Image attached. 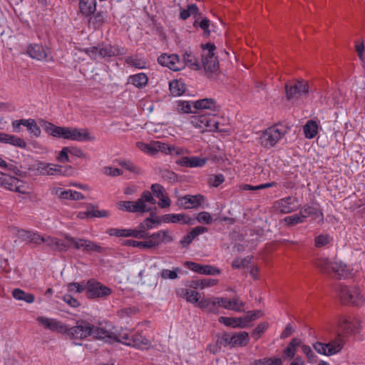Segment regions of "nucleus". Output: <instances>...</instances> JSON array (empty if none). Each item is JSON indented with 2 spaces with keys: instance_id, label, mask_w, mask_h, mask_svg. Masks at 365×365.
<instances>
[{
  "instance_id": "nucleus-1",
  "label": "nucleus",
  "mask_w": 365,
  "mask_h": 365,
  "mask_svg": "<svg viewBox=\"0 0 365 365\" xmlns=\"http://www.w3.org/2000/svg\"><path fill=\"white\" fill-rule=\"evenodd\" d=\"M46 130L53 136L63 138L72 140H94L87 129H78L76 128L60 127L50 123Z\"/></svg>"
},
{
  "instance_id": "nucleus-2",
  "label": "nucleus",
  "mask_w": 365,
  "mask_h": 365,
  "mask_svg": "<svg viewBox=\"0 0 365 365\" xmlns=\"http://www.w3.org/2000/svg\"><path fill=\"white\" fill-rule=\"evenodd\" d=\"M315 266L324 274L336 279L346 278L351 272V269L339 261L330 262L328 259L320 258L315 262Z\"/></svg>"
},
{
  "instance_id": "nucleus-3",
  "label": "nucleus",
  "mask_w": 365,
  "mask_h": 365,
  "mask_svg": "<svg viewBox=\"0 0 365 365\" xmlns=\"http://www.w3.org/2000/svg\"><path fill=\"white\" fill-rule=\"evenodd\" d=\"M202 63L205 72L210 74L215 73L219 68L217 58L213 53L215 46L212 43H207L202 45Z\"/></svg>"
},
{
  "instance_id": "nucleus-4",
  "label": "nucleus",
  "mask_w": 365,
  "mask_h": 365,
  "mask_svg": "<svg viewBox=\"0 0 365 365\" xmlns=\"http://www.w3.org/2000/svg\"><path fill=\"white\" fill-rule=\"evenodd\" d=\"M344 341L339 332L336 337L329 343L316 342L313 347L315 351L326 356H331L339 353L343 348Z\"/></svg>"
},
{
  "instance_id": "nucleus-5",
  "label": "nucleus",
  "mask_w": 365,
  "mask_h": 365,
  "mask_svg": "<svg viewBox=\"0 0 365 365\" xmlns=\"http://www.w3.org/2000/svg\"><path fill=\"white\" fill-rule=\"evenodd\" d=\"M338 297L342 304L359 305L364 302L363 297L360 294L356 287H349L345 285H340L338 290Z\"/></svg>"
},
{
  "instance_id": "nucleus-6",
  "label": "nucleus",
  "mask_w": 365,
  "mask_h": 365,
  "mask_svg": "<svg viewBox=\"0 0 365 365\" xmlns=\"http://www.w3.org/2000/svg\"><path fill=\"white\" fill-rule=\"evenodd\" d=\"M35 169L41 175H66L68 171L71 170V166L65 167L61 165L38 161Z\"/></svg>"
},
{
  "instance_id": "nucleus-7",
  "label": "nucleus",
  "mask_w": 365,
  "mask_h": 365,
  "mask_svg": "<svg viewBox=\"0 0 365 365\" xmlns=\"http://www.w3.org/2000/svg\"><path fill=\"white\" fill-rule=\"evenodd\" d=\"M285 130L278 126L267 128L261 135V144L264 147H273L284 135Z\"/></svg>"
},
{
  "instance_id": "nucleus-8",
  "label": "nucleus",
  "mask_w": 365,
  "mask_h": 365,
  "mask_svg": "<svg viewBox=\"0 0 365 365\" xmlns=\"http://www.w3.org/2000/svg\"><path fill=\"white\" fill-rule=\"evenodd\" d=\"M93 331V325L86 321H78L76 326L68 328L66 333L73 339H81L92 335Z\"/></svg>"
},
{
  "instance_id": "nucleus-9",
  "label": "nucleus",
  "mask_w": 365,
  "mask_h": 365,
  "mask_svg": "<svg viewBox=\"0 0 365 365\" xmlns=\"http://www.w3.org/2000/svg\"><path fill=\"white\" fill-rule=\"evenodd\" d=\"M86 295L88 298L106 297L111 293V289L101 283L90 279L86 283Z\"/></svg>"
},
{
  "instance_id": "nucleus-10",
  "label": "nucleus",
  "mask_w": 365,
  "mask_h": 365,
  "mask_svg": "<svg viewBox=\"0 0 365 365\" xmlns=\"http://www.w3.org/2000/svg\"><path fill=\"white\" fill-rule=\"evenodd\" d=\"M286 97L287 100L299 98L302 94L309 92V85L305 81H297L294 85L286 84Z\"/></svg>"
},
{
  "instance_id": "nucleus-11",
  "label": "nucleus",
  "mask_w": 365,
  "mask_h": 365,
  "mask_svg": "<svg viewBox=\"0 0 365 365\" xmlns=\"http://www.w3.org/2000/svg\"><path fill=\"white\" fill-rule=\"evenodd\" d=\"M27 53L32 58L38 61H48L53 60L48 48L39 44L30 45L27 48Z\"/></svg>"
},
{
  "instance_id": "nucleus-12",
  "label": "nucleus",
  "mask_w": 365,
  "mask_h": 365,
  "mask_svg": "<svg viewBox=\"0 0 365 365\" xmlns=\"http://www.w3.org/2000/svg\"><path fill=\"white\" fill-rule=\"evenodd\" d=\"M158 61L160 65L168 67L170 69L175 71L184 68L183 63L179 59V56L175 54H162L158 57Z\"/></svg>"
},
{
  "instance_id": "nucleus-13",
  "label": "nucleus",
  "mask_w": 365,
  "mask_h": 365,
  "mask_svg": "<svg viewBox=\"0 0 365 365\" xmlns=\"http://www.w3.org/2000/svg\"><path fill=\"white\" fill-rule=\"evenodd\" d=\"M216 302L218 306L222 307L226 309L239 312L244 311L242 307L245 306V303L241 301L238 297H235L233 299L217 297Z\"/></svg>"
},
{
  "instance_id": "nucleus-14",
  "label": "nucleus",
  "mask_w": 365,
  "mask_h": 365,
  "mask_svg": "<svg viewBox=\"0 0 365 365\" xmlns=\"http://www.w3.org/2000/svg\"><path fill=\"white\" fill-rule=\"evenodd\" d=\"M36 320L46 329H50L53 331L66 333V331L68 330V327L66 325L54 319L38 317Z\"/></svg>"
},
{
  "instance_id": "nucleus-15",
  "label": "nucleus",
  "mask_w": 365,
  "mask_h": 365,
  "mask_svg": "<svg viewBox=\"0 0 365 365\" xmlns=\"http://www.w3.org/2000/svg\"><path fill=\"white\" fill-rule=\"evenodd\" d=\"M204 200V197L201 195H187L178 200V205L185 209L196 208L201 205Z\"/></svg>"
},
{
  "instance_id": "nucleus-16",
  "label": "nucleus",
  "mask_w": 365,
  "mask_h": 365,
  "mask_svg": "<svg viewBox=\"0 0 365 365\" xmlns=\"http://www.w3.org/2000/svg\"><path fill=\"white\" fill-rule=\"evenodd\" d=\"M44 242L47 247L55 252H65L68 250V246L65 241L56 237L46 236L41 237L40 244Z\"/></svg>"
},
{
  "instance_id": "nucleus-17",
  "label": "nucleus",
  "mask_w": 365,
  "mask_h": 365,
  "mask_svg": "<svg viewBox=\"0 0 365 365\" xmlns=\"http://www.w3.org/2000/svg\"><path fill=\"white\" fill-rule=\"evenodd\" d=\"M92 335L96 339L105 340L106 342L109 343H112L113 341H121L115 333L103 327H97L93 326Z\"/></svg>"
},
{
  "instance_id": "nucleus-18",
  "label": "nucleus",
  "mask_w": 365,
  "mask_h": 365,
  "mask_svg": "<svg viewBox=\"0 0 365 365\" xmlns=\"http://www.w3.org/2000/svg\"><path fill=\"white\" fill-rule=\"evenodd\" d=\"M185 264L190 270L199 274L215 275L220 273V269L208 264L202 265L189 261L185 262Z\"/></svg>"
},
{
  "instance_id": "nucleus-19",
  "label": "nucleus",
  "mask_w": 365,
  "mask_h": 365,
  "mask_svg": "<svg viewBox=\"0 0 365 365\" xmlns=\"http://www.w3.org/2000/svg\"><path fill=\"white\" fill-rule=\"evenodd\" d=\"M194 108L204 110V113L207 112L206 110H210V113H216L220 110V107L217 105L214 99L204 98L195 102Z\"/></svg>"
},
{
  "instance_id": "nucleus-20",
  "label": "nucleus",
  "mask_w": 365,
  "mask_h": 365,
  "mask_svg": "<svg viewBox=\"0 0 365 365\" xmlns=\"http://www.w3.org/2000/svg\"><path fill=\"white\" fill-rule=\"evenodd\" d=\"M162 220L164 222H182L185 225H193L194 220L185 214H167L162 216Z\"/></svg>"
},
{
  "instance_id": "nucleus-21",
  "label": "nucleus",
  "mask_w": 365,
  "mask_h": 365,
  "mask_svg": "<svg viewBox=\"0 0 365 365\" xmlns=\"http://www.w3.org/2000/svg\"><path fill=\"white\" fill-rule=\"evenodd\" d=\"M4 187L9 190L20 193H26L23 189L24 185L21 180L14 177H9L2 182Z\"/></svg>"
},
{
  "instance_id": "nucleus-22",
  "label": "nucleus",
  "mask_w": 365,
  "mask_h": 365,
  "mask_svg": "<svg viewBox=\"0 0 365 365\" xmlns=\"http://www.w3.org/2000/svg\"><path fill=\"white\" fill-rule=\"evenodd\" d=\"M231 347L245 346L250 342V336L246 331L236 332L230 334Z\"/></svg>"
},
{
  "instance_id": "nucleus-23",
  "label": "nucleus",
  "mask_w": 365,
  "mask_h": 365,
  "mask_svg": "<svg viewBox=\"0 0 365 365\" xmlns=\"http://www.w3.org/2000/svg\"><path fill=\"white\" fill-rule=\"evenodd\" d=\"M296 199L292 197H288L282 199L276 203V208L282 213H289L295 210L294 203Z\"/></svg>"
},
{
  "instance_id": "nucleus-24",
  "label": "nucleus",
  "mask_w": 365,
  "mask_h": 365,
  "mask_svg": "<svg viewBox=\"0 0 365 365\" xmlns=\"http://www.w3.org/2000/svg\"><path fill=\"white\" fill-rule=\"evenodd\" d=\"M123 344L136 348L144 349L150 345L149 341L142 335L135 334L131 336L130 341H124Z\"/></svg>"
},
{
  "instance_id": "nucleus-25",
  "label": "nucleus",
  "mask_w": 365,
  "mask_h": 365,
  "mask_svg": "<svg viewBox=\"0 0 365 365\" xmlns=\"http://www.w3.org/2000/svg\"><path fill=\"white\" fill-rule=\"evenodd\" d=\"M16 235L22 241H26L29 243H34L36 245L40 244L41 236L36 233H34L30 231L24 230H21L17 231Z\"/></svg>"
},
{
  "instance_id": "nucleus-26",
  "label": "nucleus",
  "mask_w": 365,
  "mask_h": 365,
  "mask_svg": "<svg viewBox=\"0 0 365 365\" xmlns=\"http://www.w3.org/2000/svg\"><path fill=\"white\" fill-rule=\"evenodd\" d=\"M141 203L136 201H120L117 203V207L120 210L130 212H140Z\"/></svg>"
},
{
  "instance_id": "nucleus-27",
  "label": "nucleus",
  "mask_w": 365,
  "mask_h": 365,
  "mask_svg": "<svg viewBox=\"0 0 365 365\" xmlns=\"http://www.w3.org/2000/svg\"><path fill=\"white\" fill-rule=\"evenodd\" d=\"M1 143L10 144L20 148H26L27 147V143L24 139L4 133H3Z\"/></svg>"
},
{
  "instance_id": "nucleus-28",
  "label": "nucleus",
  "mask_w": 365,
  "mask_h": 365,
  "mask_svg": "<svg viewBox=\"0 0 365 365\" xmlns=\"http://www.w3.org/2000/svg\"><path fill=\"white\" fill-rule=\"evenodd\" d=\"M137 201L141 203L140 205L141 207V213L149 212L151 210V207L148 206L146 202L151 205H155L156 203V200L154 199L152 194L149 191L143 192L141 197L138 199Z\"/></svg>"
},
{
  "instance_id": "nucleus-29",
  "label": "nucleus",
  "mask_w": 365,
  "mask_h": 365,
  "mask_svg": "<svg viewBox=\"0 0 365 365\" xmlns=\"http://www.w3.org/2000/svg\"><path fill=\"white\" fill-rule=\"evenodd\" d=\"M301 344V340L293 338L283 351L284 359H292L295 356L297 348Z\"/></svg>"
},
{
  "instance_id": "nucleus-30",
  "label": "nucleus",
  "mask_w": 365,
  "mask_h": 365,
  "mask_svg": "<svg viewBox=\"0 0 365 365\" xmlns=\"http://www.w3.org/2000/svg\"><path fill=\"white\" fill-rule=\"evenodd\" d=\"M218 322L226 326L232 327L245 328L246 323H244L242 318L220 317Z\"/></svg>"
},
{
  "instance_id": "nucleus-31",
  "label": "nucleus",
  "mask_w": 365,
  "mask_h": 365,
  "mask_svg": "<svg viewBox=\"0 0 365 365\" xmlns=\"http://www.w3.org/2000/svg\"><path fill=\"white\" fill-rule=\"evenodd\" d=\"M303 130L305 138L312 139L318 133V125L316 121L309 120L303 126Z\"/></svg>"
},
{
  "instance_id": "nucleus-32",
  "label": "nucleus",
  "mask_w": 365,
  "mask_h": 365,
  "mask_svg": "<svg viewBox=\"0 0 365 365\" xmlns=\"http://www.w3.org/2000/svg\"><path fill=\"white\" fill-rule=\"evenodd\" d=\"M79 1V9L82 14L88 16L96 11V0Z\"/></svg>"
},
{
  "instance_id": "nucleus-33",
  "label": "nucleus",
  "mask_w": 365,
  "mask_h": 365,
  "mask_svg": "<svg viewBox=\"0 0 365 365\" xmlns=\"http://www.w3.org/2000/svg\"><path fill=\"white\" fill-rule=\"evenodd\" d=\"M100 48L98 54L101 58L111 57L121 54L120 48L111 45H106Z\"/></svg>"
},
{
  "instance_id": "nucleus-34",
  "label": "nucleus",
  "mask_w": 365,
  "mask_h": 365,
  "mask_svg": "<svg viewBox=\"0 0 365 365\" xmlns=\"http://www.w3.org/2000/svg\"><path fill=\"white\" fill-rule=\"evenodd\" d=\"M181 62L183 63L184 66L187 65L190 68L194 70H199L201 68L196 57L191 52H186L183 55L182 61Z\"/></svg>"
},
{
  "instance_id": "nucleus-35",
  "label": "nucleus",
  "mask_w": 365,
  "mask_h": 365,
  "mask_svg": "<svg viewBox=\"0 0 365 365\" xmlns=\"http://www.w3.org/2000/svg\"><path fill=\"white\" fill-rule=\"evenodd\" d=\"M170 91L173 96H178L186 90V85L181 80H175L170 83Z\"/></svg>"
},
{
  "instance_id": "nucleus-36",
  "label": "nucleus",
  "mask_w": 365,
  "mask_h": 365,
  "mask_svg": "<svg viewBox=\"0 0 365 365\" xmlns=\"http://www.w3.org/2000/svg\"><path fill=\"white\" fill-rule=\"evenodd\" d=\"M12 295L16 300H22L27 303H32L34 301V295L30 293H26L20 289H14L12 291Z\"/></svg>"
},
{
  "instance_id": "nucleus-37",
  "label": "nucleus",
  "mask_w": 365,
  "mask_h": 365,
  "mask_svg": "<svg viewBox=\"0 0 365 365\" xmlns=\"http://www.w3.org/2000/svg\"><path fill=\"white\" fill-rule=\"evenodd\" d=\"M148 77L145 73H140L129 77L128 82L138 88L145 86L148 83Z\"/></svg>"
},
{
  "instance_id": "nucleus-38",
  "label": "nucleus",
  "mask_w": 365,
  "mask_h": 365,
  "mask_svg": "<svg viewBox=\"0 0 365 365\" xmlns=\"http://www.w3.org/2000/svg\"><path fill=\"white\" fill-rule=\"evenodd\" d=\"M218 282L217 279H204L195 280L191 282L190 287L195 289L200 287L204 289L205 287H212L217 284Z\"/></svg>"
},
{
  "instance_id": "nucleus-39",
  "label": "nucleus",
  "mask_w": 365,
  "mask_h": 365,
  "mask_svg": "<svg viewBox=\"0 0 365 365\" xmlns=\"http://www.w3.org/2000/svg\"><path fill=\"white\" fill-rule=\"evenodd\" d=\"M22 123H24V126H25L31 133L36 137L40 135L41 129L34 119L25 120Z\"/></svg>"
},
{
  "instance_id": "nucleus-40",
  "label": "nucleus",
  "mask_w": 365,
  "mask_h": 365,
  "mask_svg": "<svg viewBox=\"0 0 365 365\" xmlns=\"http://www.w3.org/2000/svg\"><path fill=\"white\" fill-rule=\"evenodd\" d=\"M219 118L216 116L215 113H209L207 122L206 123L205 130L210 132H215V130L217 128Z\"/></svg>"
},
{
  "instance_id": "nucleus-41",
  "label": "nucleus",
  "mask_w": 365,
  "mask_h": 365,
  "mask_svg": "<svg viewBox=\"0 0 365 365\" xmlns=\"http://www.w3.org/2000/svg\"><path fill=\"white\" fill-rule=\"evenodd\" d=\"M209 112H205L200 115L193 117L192 123L198 128L205 129L207 122Z\"/></svg>"
},
{
  "instance_id": "nucleus-42",
  "label": "nucleus",
  "mask_w": 365,
  "mask_h": 365,
  "mask_svg": "<svg viewBox=\"0 0 365 365\" xmlns=\"http://www.w3.org/2000/svg\"><path fill=\"white\" fill-rule=\"evenodd\" d=\"M86 217H105L108 215V212L106 210H98L93 205H90L86 211Z\"/></svg>"
},
{
  "instance_id": "nucleus-43",
  "label": "nucleus",
  "mask_w": 365,
  "mask_h": 365,
  "mask_svg": "<svg viewBox=\"0 0 365 365\" xmlns=\"http://www.w3.org/2000/svg\"><path fill=\"white\" fill-rule=\"evenodd\" d=\"M300 215L303 217L304 220L309 216L314 215V216H318V215H322V214L319 211V210L317 207H311V206H306L303 207L300 211Z\"/></svg>"
},
{
  "instance_id": "nucleus-44",
  "label": "nucleus",
  "mask_w": 365,
  "mask_h": 365,
  "mask_svg": "<svg viewBox=\"0 0 365 365\" xmlns=\"http://www.w3.org/2000/svg\"><path fill=\"white\" fill-rule=\"evenodd\" d=\"M339 328L341 331L340 334L342 335V334H348L353 332L354 328L357 329V327L356 325H351L348 319H344L339 323Z\"/></svg>"
},
{
  "instance_id": "nucleus-45",
  "label": "nucleus",
  "mask_w": 365,
  "mask_h": 365,
  "mask_svg": "<svg viewBox=\"0 0 365 365\" xmlns=\"http://www.w3.org/2000/svg\"><path fill=\"white\" fill-rule=\"evenodd\" d=\"M137 146L140 150H142L145 153H149L151 155L156 153V148L155 147V141L152 142L149 144L139 142L137 143Z\"/></svg>"
},
{
  "instance_id": "nucleus-46",
  "label": "nucleus",
  "mask_w": 365,
  "mask_h": 365,
  "mask_svg": "<svg viewBox=\"0 0 365 365\" xmlns=\"http://www.w3.org/2000/svg\"><path fill=\"white\" fill-rule=\"evenodd\" d=\"M155 147L156 148V153L160 151L162 153L173 155V152L175 151V148L174 147H170L168 145L159 141H155Z\"/></svg>"
},
{
  "instance_id": "nucleus-47",
  "label": "nucleus",
  "mask_w": 365,
  "mask_h": 365,
  "mask_svg": "<svg viewBox=\"0 0 365 365\" xmlns=\"http://www.w3.org/2000/svg\"><path fill=\"white\" fill-rule=\"evenodd\" d=\"M65 242L68 246V249L74 248L79 250V243L81 242V238H76L68 235H64Z\"/></svg>"
},
{
  "instance_id": "nucleus-48",
  "label": "nucleus",
  "mask_w": 365,
  "mask_h": 365,
  "mask_svg": "<svg viewBox=\"0 0 365 365\" xmlns=\"http://www.w3.org/2000/svg\"><path fill=\"white\" fill-rule=\"evenodd\" d=\"M252 257L247 256L243 259H235L232 264L234 269H238L241 267H247L251 262Z\"/></svg>"
},
{
  "instance_id": "nucleus-49",
  "label": "nucleus",
  "mask_w": 365,
  "mask_h": 365,
  "mask_svg": "<svg viewBox=\"0 0 365 365\" xmlns=\"http://www.w3.org/2000/svg\"><path fill=\"white\" fill-rule=\"evenodd\" d=\"M276 185H277V183L274 182H268V183H265V184H261L257 186H252L250 185H242L240 186V189L242 190H261V189H264V188L271 187L275 186Z\"/></svg>"
},
{
  "instance_id": "nucleus-50",
  "label": "nucleus",
  "mask_w": 365,
  "mask_h": 365,
  "mask_svg": "<svg viewBox=\"0 0 365 365\" xmlns=\"http://www.w3.org/2000/svg\"><path fill=\"white\" fill-rule=\"evenodd\" d=\"M231 338L230 334L223 333L220 335H217V343L220 346V348L226 346H230L231 347Z\"/></svg>"
},
{
  "instance_id": "nucleus-51",
  "label": "nucleus",
  "mask_w": 365,
  "mask_h": 365,
  "mask_svg": "<svg viewBox=\"0 0 365 365\" xmlns=\"http://www.w3.org/2000/svg\"><path fill=\"white\" fill-rule=\"evenodd\" d=\"M178 271H179V268H176L174 270L163 269L160 272V274L163 279H175L178 277V273H177Z\"/></svg>"
},
{
  "instance_id": "nucleus-52",
  "label": "nucleus",
  "mask_w": 365,
  "mask_h": 365,
  "mask_svg": "<svg viewBox=\"0 0 365 365\" xmlns=\"http://www.w3.org/2000/svg\"><path fill=\"white\" fill-rule=\"evenodd\" d=\"M103 250L104 249L102 247L91 240H87L86 247L85 249L86 252L91 253V252H96L101 253L103 252Z\"/></svg>"
},
{
  "instance_id": "nucleus-53",
  "label": "nucleus",
  "mask_w": 365,
  "mask_h": 365,
  "mask_svg": "<svg viewBox=\"0 0 365 365\" xmlns=\"http://www.w3.org/2000/svg\"><path fill=\"white\" fill-rule=\"evenodd\" d=\"M262 315H263V312L260 310H257L255 312H249L247 313V314L244 318H242V320H243L244 323H246V327H247V324L250 322L255 320L257 318H259Z\"/></svg>"
},
{
  "instance_id": "nucleus-54",
  "label": "nucleus",
  "mask_w": 365,
  "mask_h": 365,
  "mask_svg": "<svg viewBox=\"0 0 365 365\" xmlns=\"http://www.w3.org/2000/svg\"><path fill=\"white\" fill-rule=\"evenodd\" d=\"M162 178L168 180L170 182H176L178 181V175L173 171H170L168 170H164L161 171Z\"/></svg>"
},
{
  "instance_id": "nucleus-55",
  "label": "nucleus",
  "mask_w": 365,
  "mask_h": 365,
  "mask_svg": "<svg viewBox=\"0 0 365 365\" xmlns=\"http://www.w3.org/2000/svg\"><path fill=\"white\" fill-rule=\"evenodd\" d=\"M284 221L289 225L293 226L298 223H302L304 220L303 217L299 214V215H294L292 216H288V217H285Z\"/></svg>"
},
{
  "instance_id": "nucleus-56",
  "label": "nucleus",
  "mask_w": 365,
  "mask_h": 365,
  "mask_svg": "<svg viewBox=\"0 0 365 365\" xmlns=\"http://www.w3.org/2000/svg\"><path fill=\"white\" fill-rule=\"evenodd\" d=\"M153 213H150V217L146 218L143 222L140 223L139 225V228L142 229L143 232L145 230H150L153 227V224H155V221L153 218Z\"/></svg>"
},
{
  "instance_id": "nucleus-57",
  "label": "nucleus",
  "mask_w": 365,
  "mask_h": 365,
  "mask_svg": "<svg viewBox=\"0 0 365 365\" xmlns=\"http://www.w3.org/2000/svg\"><path fill=\"white\" fill-rule=\"evenodd\" d=\"M68 290L69 292L75 291L77 293H81L83 291H87L86 284L83 285L77 282H72L68 284Z\"/></svg>"
},
{
  "instance_id": "nucleus-58",
  "label": "nucleus",
  "mask_w": 365,
  "mask_h": 365,
  "mask_svg": "<svg viewBox=\"0 0 365 365\" xmlns=\"http://www.w3.org/2000/svg\"><path fill=\"white\" fill-rule=\"evenodd\" d=\"M225 180L224 176L222 174L210 175L209 178V183L213 187H218Z\"/></svg>"
},
{
  "instance_id": "nucleus-59",
  "label": "nucleus",
  "mask_w": 365,
  "mask_h": 365,
  "mask_svg": "<svg viewBox=\"0 0 365 365\" xmlns=\"http://www.w3.org/2000/svg\"><path fill=\"white\" fill-rule=\"evenodd\" d=\"M268 323L262 322L257 325V327L253 330L252 336L256 338V339H259L262 334L267 329Z\"/></svg>"
},
{
  "instance_id": "nucleus-60",
  "label": "nucleus",
  "mask_w": 365,
  "mask_h": 365,
  "mask_svg": "<svg viewBox=\"0 0 365 365\" xmlns=\"http://www.w3.org/2000/svg\"><path fill=\"white\" fill-rule=\"evenodd\" d=\"M126 63L137 68H143L145 67V62L138 58H133L132 57H128L125 60Z\"/></svg>"
},
{
  "instance_id": "nucleus-61",
  "label": "nucleus",
  "mask_w": 365,
  "mask_h": 365,
  "mask_svg": "<svg viewBox=\"0 0 365 365\" xmlns=\"http://www.w3.org/2000/svg\"><path fill=\"white\" fill-rule=\"evenodd\" d=\"M205 158H201L199 157L189 158L190 168L202 167L206 163Z\"/></svg>"
},
{
  "instance_id": "nucleus-62",
  "label": "nucleus",
  "mask_w": 365,
  "mask_h": 365,
  "mask_svg": "<svg viewBox=\"0 0 365 365\" xmlns=\"http://www.w3.org/2000/svg\"><path fill=\"white\" fill-rule=\"evenodd\" d=\"M68 153H70V148L64 147L59 153L57 160L60 163H67L69 162Z\"/></svg>"
},
{
  "instance_id": "nucleus-63",
  "label": "nucleus",
  "mask_w": 365,
  "mask_h": 365,
  "mask_svg": "<svg viewBox=\"0 0 365 365\" xmlns=\"http://www.w3.org/2000/svg\"><path fill=\"white\" fill-rule=\"evenodd\" d=\"M315 246L317 247H323L329 243L330 240L328 235H319L315 238Z\"/></svg>"
},
{
  "instance_id": "nucleus-64",
  "label": "nucleus",
  "mask_w": 365,
  "mask_h": 365,
  "mask_svg": "<svg viewBox=\"0 0 365 365\" xmlns=\"http://www.w3.org/2000/svg\"><path fill=\"white\" fill-rule=\"evenodd\" d=\"M151 190H152V192L153 193V195L158 197V198H161L162 197H163L165 195V189L164 187L160 185V184H153L151 185Z\"/></svg>"
}]
</instances>
